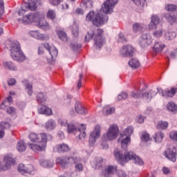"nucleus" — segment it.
I'll return each mask as SVG.
<instances>
[{
	"label": "nucleus",
	"instance_id": "nucleus-1",
	"mask_svg": "<svg viewBox=\"0 0 177 177\" xmlns=\"http://www.w3.org/2000/svg\"><path fill=\"white\" fill-rule=\"evenodd\" d=\"M124 150V151L121 152L118 149H115L113 153L115 158H116L121 165H124V162H128V161H131V160H133L135 164H137V165H143V164H145L143 160L136 156L133 152L127 151L125 149Z\"/></svg>",
	"mask_w": 177,
	"mask_h": 177
},
{
	"label": "nucleus",
	"instance_id": "nucleus-2",
	"mask_svg": "<svg viewBox=\"0 0 177 177\" xmlns=\"http://www.w3.org/2000/svg\"><path fill=\"white\" fill-rule=\"evenodd\" d=\"M18 21L25 25L36 22L39 28L45 30V15L41 14V12H35L25 15L22 19H18Z\"/></svg>",
	"mask_w": 177,
	"mask_h": 177
},
{
	"label": "nucleus",
	"instance_id": "nucleus-3",
	"mask_svg": "<svg viewBox=\"0 0 177 177\" xmlns=\"http://www.w3.org/2000/svg\"><path fill=\"white\" fill-rule=\"evenodd\" d=\"M30 142H34L36 144L28 143V146L35 153H39L45 149V133H41L37 134L35 133H30L29 135Z\"/></svg>",
	"mask_w": 177,
	"mask_h": 177
},
{
	"label": "nucleus",
	"instance_id": "nucleus-4",
	"mask_svg": "<svg viewBox=\"0 0 177 177\" xmlns=\"http://www.w3.org/2000/svg\"><path fill=\"white\" fill-rule=\"evenodd\" d=\"M104 31L100 28H91V32H87L85 36L86 42H89L90 39L94 37V44L97 48H102L106 44V38L103 36Z\"/></svg>",
	"mask_w": 177,
	"mask_h": 177
},
{
	"label": "nucleus",
	"instance_id": "nucleus-5",
	"mask_svg": "<svg viewBox=\"0 0 177 177\" xmlns=\"http://www.w3.org/2000/svg\"><path fill=\"white\" fill-rule=\"evenodd\" d=\"M160 92V89L157 88H152L149 91L144 92L142 90L140 91H131L130 93L131 97L133 99H145L148 102H150L153 97H154L158 93Z\"/></svg>",
	"mask_w": 177,
	"mask_h": 177
},
{
	"label": "nucleus",
	"instance_id": "nucleus-6",
	"mask_svg": "<svg viewBox=\"0 0 177 177\" xmlns=\"http://www.w3.org/2000/svg\"><path fill=\"white\" fill-rule=\"evenodd\" d=\"M109 17L101 13H95V11H90L86 16V21L91 22L94 26L99 27L103 26L104 23H107Z\"/></svg>",
	"mask_w": 177,
	"mask_h": 177
},
{
	"label": "nucleus",
	"instance_id": "nucleus-7",
	"mask_svg": "<svg viewBox=\"0 0 177 177\" xmlns=\"http://www.w3.org/2000/svg\"><path fill=\"white\" fill-rule=\"evenodd\" d=\"M11 57L13 60L21 63L26 60V55L21 51V47H20V43L17 41H14L10 46Z\"/></svg>",
	"mask_w": 177,
	"mask_h": 177
},
{
	"label": "nucleus",
	"instance_id": "nucleus-8",
	"mask_svg": "<svg viewBox=\"0 0 177 177\" xmlns=\"http://www.w3.org/2000/svg\"><path fill=\"white\" fill-rule=\"evenodd\" d=\"M120 131L117 124H113L110 126L106 133L104 134L102 137V142H107V140H114L117 139Z\"/></svg>",
	"mask_w": 177,
	"mask_h": 177
},
{
	"label": "nucleus",
	"instance_id": "nucleus-9",
	"mask_svg": "<svg viewBox=\"0 0 177 177\" xmlns=\"http://www.w3.org/2000/svg\"><path fill=\"white\" fill-rule=\"evenodd\" d=\"M38 0H30L28 3H22L21 9L18 12L19 16H23L26 12L31 10L32 12H35L37 10L38 6L37 3Z\"/></svg>",
	"mask_w": 177,
	"mask_h": 177
},
{
	"label": "nucleus",
	"instance_id": "nucleus-10",
	"mask_svg": "<svg viewBox=\"0 0 177 177\" xmlns=\"http://www.w3.org/2000/svg\"><path fill=\"white\" fill-rule=\"evenodd\" d=\"M67 127L69 133H77L79 135V139H85L86 138V132H85L86 131V126L85 124H81L78 129L73 124H68Z\"/></svg>",
	"mask_w": 177,
	"mask_h": 177
},
{
	"label": "nucleus",
	"instance_id": "nucleus-11",
	"mask_svg": "<svg viewBox=\"0 0 177 177\" xmlns=\"http://www.w3.org/2000/svg\"><path fill=\"white\" fill-rule=\"evenodd\" d=\"M46 49L47 50L46 59L49 64H55V60L57 57V54L59 53L57 49L55 46L50 45L49 44H46Z\"/></svg>",
	"mask_w": 177,
	"mask_h": 177
},
{
	"label": "nucleus",
	"instance_id": "nucleus-12",
	"mask_svg": "<svg viewBox=\"0 0 177 177\" xmlns=\"http://www.w3.org/2000/svg\"><path fill=\"white\" fill-rule=\"evenodd\" d=\"M133 133V127L129 126L125 130L121 133L120 136H126L124 138H122L121 141L122 149L126 150L128 147L129 143H131V135Z\"/></svg>",
	"mask_w": 177,
	"mask_h": 177
},
{
	"label": "nucleus",
	"instance_id": "nucleus-13",
	"mask_svg": "<svg viewBox=\"0 0 177 177\" xmlns=\"http://www.w3.org/2000/svg\"><path fill=\"white\" fill-rule=\"evenodd\" d=\"M3 162L5 165H2V163L0 162V171H8L12 165H15V164H16V160L13 159L12 155L7 154L3 158Z\"/></svg>",
	"mask_w": 177,
	"mask_h": 177
},
{
	"label": "nucleus",
	"instance_id": "nucleus-14",
	"mask_svg": "<svg viewBox=\"0 0 177 177\" xmlns=\"http://www.w3.org/2000/svg\"><path fill=\"white\" fill-rule=\"evenodd\" d=\"M118 3V0H106L102 7V11L105 15H109L113 12L115 5Z\"/></svg>",
	"mask_w": 177,
	"mask_h": 177
},
{
	"label": "nucleus",
	"instance_id": "nucleus-15",
	"mask_svg": "<svg viewBox=\"0 0 177 177\" xmlns=\"http://www.w3.org/2000/svg\"><path fill=\"white\" fill-rule=\"evenodd\" d=\"M120 53L122 57H132L135 53V48L131 45H124L121 48Z\"/></svg>",
	"mask_w": 177,
	"mask_h": 177
},
{
	"label": "nucleus",
	"instance_id": "nucleus-16",
	"mask_svg": "<svg viewBox=\"0 0 177 177\" xmlns=\"http://www.w3.org/2000/svg\"><path fill=\"white\" fill-rule=\"evenodd\" d=\"M100 137V126L97 125L93 132L90 133L89 136V145L93 146L97 140V138Z\"/></svg>",
	"mask_w": 177,
	"mask_h": 177
},
{
	"label": "nucleus",
	"instance_id": "nucleus-17",
	"mask_svg": "<svg viewBox=\"0 0 177 177\" xmlns=\"http://www.w3.org/2000/svg\"><path fill=\"white\" fill-rule=\"evenodd\" d=\"M151 44V39L150 38V35L147 33H142L139 39V45L142 48H147L149 45Z\"/></svg>",
	"mask_w": 177,
	"mask_h": 177
},
{
	"label": "nucleus",
	"instance_id": "nucleus-18",
	"mask_svg": "<svg viewBox=\"0 0 177 177\" xmlns=\"http://www.w3.org/2000/svg\"><path fill=\"white\" fill-rule=\"evenodd\" d=\"M164 156H165L166 158L170 160V161L175 162V161H176V148L173 147L167 149L164 152Z\"/></svg>",
	"mask_w": 177,
	"mask_h": 177
},
{
	"label": "nucleus",
	"instance_id": "nucleus-19",
	"mask_svg": "<svg viewBox=\"0 0 177 177\" xmlns=\"http://www.w3.org/2000/svg\"><path fill=\"white\" fill-rule=\"evenodd\" d=\"M117 173V166L115 165H108L105 167L103 171L104 177H111L114 174Z\"/></svg>",
	"mask_w": 177,
	"mask_h": 177
},
{
	"label": "nucleus",
	"instance_id": "nucleus-20",
	"mask_svg": "<svg viewBox=\"0 0 177 177\" xmlns=\"http://www.w3.org/2000/svg\"><path fill=\"white\" fill-rule=\"evenodd\" d=\"M158 24H160V18L158 16L152 15L151 18V22L149 24V30H156Z\"/></svg>",
	"mask_w": 177,
	"mask_h": 177
},
{
	"label": "nucleus",
	"instance_id": "nucleus-21",
	"mask_svg": "<svg viewBox=\"0 0 177 177\" xmlns=\"http://www.w3.org/2000/svg\"><path fill=\"white\" fill-rule=\"evenodd\" d=\"M19 172H25L27 174H31L34 171V167L32 165L25 166L24 164H19L18 166Z\"/></svg>",
	"mask_w": 177,
	"mask_h": 177
},
{
	"label": "nucleus",
	"instance_id": "nucleus-22",
	"mask_svg": "<svg viewBox=\"0 0 177 177\" xmlns=\"http://www.w3.org/2000/svg\"><path fill=\"white\" fill-rule=\"evenodd\" d=\"M163 97H174V95L177 92L176 88H171L170 90H160Z\"/></svg>",
	"mask_w": 177,
	"mask_h": 177
},
{
	"label": "nucleus",
	"instance_id": "nucleus-23",
	"mask_svg": "<svg viewBox=\"0 0 177 177\" xmlns=\"http://www.w3.org/2000/svg\"><path fill=\"white\" fill-rule=\"evenodd\" d=\"M54 151H57L58 153H66L70 151V147L66 144L57 145L54 148Z\"/></svg>",
	"mask_w": 177,
	"mask_h": 177
},
{
	"label": "nucleus",
	"instance_id": "nucleus-24",
	"mask_svg": "<svg viewBox=\"0 0 177 177\" xmlns=\"http://www.w3.org/2000/svg\"><path fill=\"white\" fill-rule=\"evenodd\" d=\"M10 128V123L1 122L0 123V139H2L5 136V131L3 129H9Z\"/></svg>",
	"mask_w": 177,
	"mask_h": 177
},
{
	"label": "nucleus",
	"instance_id": "nucleus-25",
	"mask_svg": "<svg viewBox=\"0 0 177 177\" xmlns=\"http://www.w3.org/2000/svg\"><path fill=\"white\" fill-rule=\"evenodd\" d=\"M75 110L77 114H86L87 111L82 106V104L79 101L76 102L75 105Z\"/></svg>",
	"mask_w": 177,
	"mask_h": 177
},
{
	"label": "nucleus",
	"instance_id": "nucleus-26",
	"mask_svg": "<svg viewBox=\"0 0 177 177\" xmlns=\"http://www.w3.org/2000/svg\"><path fill=\"white\" fill-rule=\"evenodd\" d=\"M12 102H13V98H12V96H9L6 99H5L2 104L0 105V109L2 110H5L8 106H10V104H12Z\"/></svg>",
	"mask_w": 177,
	"mask_h": 177
},
{
	"label": "nucleus",
	"instance_id": "nucleus-27",
	"mask_svg": "<svg viewBox=\"0 0 177 177\" xmlns=\"http://www.w3.org/2000/svg\"><path fill=\"white\" fill-rule=\"evenodd\" d=\"M30 35L31 37H33V38H35L36 39H40V41H44V39H45V35L41 34L38 31H30Z\"/></svg>",
	"mask_w": 177,
	"mask_h": 177
},
{
	"label": "nucleus",
	"instance_id": "nucleus-28",
	"mask_svg": "<svg viewBox=\"0 0 177 177\" xmlns=\"http://www.w3.org/2000/svg\"><path fill=\"white\" fill-rule=\"evenodd\" d=\"M165 17L167 21H168V23H169L170 24H174V23H176L177 21L176 16H175L172 14L166 13L165 15Z\"/></svg>",
	"mask_w": 177,
	"mask_h": 177
},
{
	"label": "nucleus",
	"instance_id": "nucleus-29",
	"mask_svg": "<svg viewBox=\"0 0 177 177\" xmlns=\"http://www.w3.org/2000/svg\"><path fill=\"white\" fill-rule=\"evenodd\" d=\"M23 84L26 86V89L29 96H32V84H30L28 80H24Z\"/></svg>",
	"mask_w": 177,
	"mask_h": 177
},
{
	"label": "nucleus",
	"instance_id": "nucleus-30",
	"mask_svg": "<svg viewBox=\"0 0 177 177\" xmlns=\"http://www.w3.org/2000/svg\"><path fill=\"white\" fill-rule=\"evenodd\" d=\"M3 67H5V68H8L11 71H16V70H17V67H16V66H15V64L12 63V62H3Z\"/></svg>",
	"mask_w": 177,
	"mask_h": 177
},
{
	"label": "nucleus",
	"instance_id": "nucleus-31",
	"mask_svg": "<svg viewBox=\"0 0 177 177\" xmlns=\"http://www.w3.org/2000/svg\"><path fill=\"white\" fill-rule=\"evenodd\" d=\"M129 66H130L131 68H138L139 66H140V63L138 59L132 58L129 62Z\"/></svg>",
	"mask_w": 177,
	"mask_h": 177
},
{
	"label": "nucleus",
	"instance_id": "nucleus-32",
	"mask_svg": "<svg viewBox=\"0 0 177 177\" xmlns=\"http://www.w3.org/2000/svg\"><path fill=\"white\" fill-rule=\"evenodd\" d=\"M176 37V32L169 30L165 33V38L167 41H171V39H175Z\"/></svg>",
	"mask_w": 177,
	"mask_h": 177
},
{
	"label": "nucleus",
	"instance_id": "nucleus-33",
	"mask_svg": "<svg viewBox=\"0 0 177 177\" xmlns=\"http://www.w3.org/2000/svg\"><path fill=\"white\" fill-rule=\"evenodd\" d=\"M133 3L136 6H138L141 10H143V8L147 5L146 0H133Z\"/></svg>",
	"mask_w": 177,
	"mask_h": 177
},
{
	"label": "nucleus",
	"instance_id": "nucleus-34",
	"mask_svg": "<svg viewBox=\"0 0 177 177\" xmlns=\"http://www.w3.org/2000/svg\"><path fill=\"white\" fill-rule=\"evenodd\" d=\"M156 143H161L162 142V139H164V133L161 131H158V133H155L153 137Z\"/></svg>",
	"mask_w": 177,
	"mask_h": 177
},
{
	"label": "nucleus",
	"instance_id": "nucleus-35",
	"mask_svg": "<svg viewBox=\"0 0 177 177\" xmlns=\"http://www.w3.org/2000/svg\"><path fill=\"white\" fill-rule=\"evenodd\" d=\"M165 48V45L162 44L161 42H156L153 46L154 52H161Z\"/></svg>",
	"mask_w": 177,
	"mask_h": 177
},
{
	"label": "nucleus",
	"instance_id": "nucleus-36",
	"mask_svg": "<svg viewBox=\"0 0 177 177\" xmlns=\"http://www.w3.org/2000/svg\"><path fill=\"white\" fill-rule=\"evenodd\" d=\"M57 35L59 39L64 41V42L67 41V39H68V38L67 37V33H66V32H64V30H58Z\"/></svg>",
	"mask_w": 177,
	"mask_h": 177
},
{
	"label": "nucleus",
	"instance_id": "nucleus-37",
	"mask_svg": "<svg viewBox=\"0 0 177 177\" xmlns=\"http://www.w3.org/2000/svg\"><path fill=\"white\" fill-rule=\"evenodd\" d=\"M115 111V108H110L109 106H105L102 109V113L104 115H109V114H113Z\"/></svg>",
	"mask_w": 177,
	"mask_h": 177
},
{
	"label": "nucleus",
	"instance_id": "nucleus-38",
	"mask_svg": "<svg viewBox=\"0 0 177 177\" xmlns=\"http://www.w3.org/2000/svg\"><path fill=\"white\" fill-rule=\"evenodd\" d=\"M36 100L39 104H44V102H45V95L44 94V93H38L36 96Z\"/></svg>",
	"mask_w": 177,
	"mask_h": 177
},
{
	"label": "nucleus",
	"instance_id": "nucleus-39",
	"mask_svg": "<svg viewBox=\"0 0 177 177\" xmlns=\"http://www.w3.org/2000/svg\"><path fill=\"white\" fill-rule=\"evenodd\" d=\"M26 149V143H24V141L20 140L17 142V149L18 150V151H25Z\"/></svg>",
	"mask_w": 177,
	"mask_h": 177
},
{
	"label": "nucleus",
	"instance_id": "nucleus-40",
	"mask_svg": "<svg viewBox=\"0 0 177 177\" xmlns=\"http://www.w3.org/2000/svg\"><path fill=\"white\" fill-rule=\"evenodd\" d=\"M56 127V123L55 121L50 120L46 123V128L48 129V131H52V129H55Z\"/></svg>",
	"mask_w": 177,
	"mask_h": 177
},
{
	"label": "nucleus",
	"instance_id": "nucleus-41",
	"mask_svg": "<svg viewBox=\"0 0 177 177\" xmlns=\"http://www.w3.org/2000/svg\"><path fill=\"white\" fill-rule=\"evenodd\" d=\"M82 3L86 9H91L93 6V2H92V0H82Z\"/></svg>",
	"mask_w": 177,
	"mask_h": 177
},
{
	"label": "nucleus",
	"instance_id": "nucleus-42",
	"mask_svg": "<svg viewBox=\"0 0 177 177\" xmlns=\"http://www.w3.org/2000/svg\"><path fill=\"white\" fill-rule=\"evenodd\" d=\"M56 162L62 167H66L68 164L67 158H57L56 159Z\"/></svg>",
	"mask_w": 177,
	"mask_h": 177
},
{
	"label": "nucleus",
	"instance_id": "nucleus-43",
	"mask_svg": "<svg viewBox=\"0 0 177 177\" xmlns=\"http://www.w3.org/2000/svg\"><path fill=\"white\" fill-rule=\"evenodd\" d=\"M143 30V25L139 23H135L133 24V32H138V31H142Z\"/></svg>",
	"mask_w": 177,
	"mask_h": 177
},
{
	"label": "nucleus",
	"instance_id": "nucleus-44",
	"mask_svg": "<svg viewBox=\"0 0 177 177\" xmlns=\"http://www.w3.org/2000/svg\"><path fill=\"white\" fill-rule=\"evenodd\" d=\"M95 168L99 169V168H102V165H103V158H95Z\"/></svg>",
	"mask_w": 177,
	"mask_h": 177
},
{
	"label": "nucleus",
	"instance_id": "nucleus-45",
	"mask_svg": "<svg viewBox=\"0 0 177 177\" xmlns=\"http://www.w3.org/2000/svg\"><path fill=\"white\" fill-rule=\"evenodd\" d=\"M167 107V109L169 110V111H172V112L177 111V105L173 102H169Z\"/></svg>",
	"mask_w": 177,
	"mask_h": 177
},
{
	"label": "nucleus",
	"instance_id": "nucleus-46",
	"mask_svg": "<svg viewBox=\"0 0 177 177\" xmlns=\"http://www.w3.org/2000/svg\"><path fill=\"white\" fill-rule=\"evenodd\" d=\"M158 129H167L168 128V123L167 122H158L157 127Z\"/></svg>",
	"mask_w": 177,
	"mask_h": 177
},
{
	"label": "nucleus",
	"instance_id": "nucleus-47",
	"mask_svg": "<svg viewBox=\"0 0 177 177\" xmlns=\"http://www.w3.org/2000/svg\"><path fill=\"white\" fill-rule=\"evenodd\" d=\"M46 16L48 19H50V20H55L56 19V12H55V10H49Z\"/></svg>",
	"mask_w": 177,
	"mask_h": 177
},
{
	"label": "nucleus",
	"instance_id": "nucleus-48",
	"mask_svg": "<svg viewBox=\"0 0 177 177\" xmlns=\"http://www.w3.org/2000/svg\"><path fill=\"white\" fill-rule=\"evenodd\" d=\"M166 10L168 12H176L177 10V6L173 4H168L165 7Z\"/></svg>",
	"mask_w": 177,
	"mask_h": 177
},
{
	"label": "nucleus",
	"instance_id": "nucleus-49",
	"mask_svg": "<svg viewBox=\"0 0 177 177\" xmlns=\"http://www.w3.org/2000/svg\"><path fill=\"white\" fill-rule=\"evenodd\" d=\"M68 164H77L80 159L74 157L66 158Z\"/></svg>",
	"mask_w": 177,
	"mask_h": 177
},
{
	"label": "nucleus",
	"instance_id": "nucleus-50",
	"mask_svg": "<svg viewBox=\"0 0 177 177\" xmlns=\"http://www.w3.org/2000/svg\"><path fill=\"white\" fill-rule=\"evenodd\" d=\"M127 97H128V93L125 91H123L118 95V100H125Z\"/></svg>",
	"mask_w": 177,
	"mask_h": 177
},
{
	"label": "nucleus",
	"instance_id": "nucleus-51",
	"mask_svg": "<svg viewBox=\"0 0 177 177\" xmlns=\"http://www.w3.org/2000/svg\"><path fill=\"white\" fill-rule=\"evenodd\" d=\"M141 140L142 142H149L150 140V135L147 133H144L141 136Z\"/></svg>",
	"mask_w": 177,
	"mask_h": 177
},
{
	"label": "nucleus",
	"instance_id": "nucleus-52",
	"mask_svg": "<svg viewBox=\"0 0 177 177\" xmlns=\"http://www.w3.org/2000/svg\"><path fill=\"white\" fill-rule=\"evenodd\" d=\"M5 3H3V0H0V19L2 17L3 13H5Z\"/></svg>",
	"mask_w": 177,
	"mask_h": 177
},
{
	"label": "nucleus",
	"instance_id": "nucleus-53",
	"mask_svg": "<svg viewBox=\"0 0 177 177\" xmlns=\"http://www.w3.org/2000/svg\"><path fill=\"white\" fill-rule=\"evenodd\" d=\"M72 33L73 34L74 37H78L80 34V30H78V26L76 25H73L72 27Z\"/></svg>",
	"mask_w": 177,
	"mask_h": 177
},
{
	"label": "nucleus",
	"instance_id": "nucleus-54",
	"mask_svg": "<svg viewBox=\"0 0 177 177\" xmlns=\"http://www.w3.org/2000/svg\"><path fill=\"white\" fill-rule=\"evenodd\" d=\"M6 111L10 115H15L16 114V109L12 106L7 108Z\"/></svg>",
	"mask_w": 177,
	"mask_h": 177
},
{
	"label": "nucleus",
	"instance_id": "nucleus-55",
	"mask_svg": "<svg viewBox=\"0 0 177 177\" xmlns=\"http://www.w3.org/2000/svg\"><path fill=\"white\" fill-rule=\"evenodd\" d=\"M118 37H119V39H118L119 42H122V44H125L127 41V38L125 37V36H124L123 33L120 32Z\"/></svg>",
	"mask_w": 177,
	"mask_h": 177
},
{
	"label": "nucleus",
	"instance_id": "nucleus-56",
	"mask_svg": "<svg viewBox=\"0 0 177 177\" xmlns=\"http://www.w3.org/2000/svg\"><path fill=\"white\" fill-rule=\"evenodd\" d=\"M58 124H59V125L62 127H67V125H68L66 119H59Z\"/></svg>",
	"mask_w": 177,
	"mask_h": 177
},
{
	"label": "nucleus",
	"instance_id": "nucleus-57",
	"mask_svg": "<svg viewBox=\"0 0 177 177\" xmlns=\"http://www.w3.org/2000/svg\"><path fill=\"white\" fill-rule=\"evenodd\" d=\"M45 48V44H41L38 48V55H44V49Z\"/></svg>",
	"mask_w": 177,
	"mask_h": 177
},
{
	"label": "nucleus",
	"instance_id": "nucleus-58",
	"mask_svg": "<svg viewBox=\"0 0 177 177\" xmlns=\"http://www.w3.org/2000/svg\"><path fill=\"white\" fill-rule=\"evenodd\" d=\"M41 106L38 108V113L39 114H45V106L44 104H40Z\"/></svg>",
	"mask_w": 177,
	"mask_h": 177
},
{
	"label": "nucleus",
	"instance_id": "nucleus-59",
	"mask_svg": "<svg viewBox=\"0 0 177 177\" xmlns=\"http://www.w3.org/2000/svg\"><path fill=\"white\" fill-rule=\"evenodd\" d=\"M153 35L155 38H160L162 36V30H156L153 32Z\"/></svg>",
	"mask_w": 177,
	"mask_h": 177
},
{
	"label": "nucleus",
	"instance_id": "nucleus-60",
	"mask_svg": "<svg viewBox=\"0 0 177 177\" xmlns=\"http://www.w3.org/2000/svg\"><path fill=\"white\" fill-rule=\"evenodd\" d=\"M170 138L177 142V131H171L169 133Z\"/></svg>",
	"mask_w": 177,
	"mask_h": 177
},
{
	"label": "nucleus",
	"instance_id": "nucleus-61",
	"mask_svg": "<svg viewBox=\"0 0 177 177\" xmlns=\"http://www.w3.org/2000/svg\"><path fill=\"white\" fill-rule=\"evenodd\" d=\"M54 165L53 160H47L46 162V168H52Z\"/></svg>",
	"mask_w": 177,
	"mask_h": 177
},
{
	"label": "nucleus",
	"instance_id": "nucleus-62",
	"mask_svg": "<svg viewBox=\"0 0 177 177\" xmlns=\"http://www.w3.org/2000/svg\"><path fill=\"white\" fill-rule=\"evenodd\" d=\"M136 121L138 124H143V122H145V117L142 116V115H139L137 116Z\"/></svg>",
	"mask_w": 177,
	"mask_h": 177
},
{
	"label": "nucleus",
	"instance_id": "nucleus-63",
	"mask_svg": "<svg viewBox=\"0 0 177 177\" xmlns=\"http://www.w3.org/2000/svg\"><path fill=\"white\" fill-rule=\"evenodd\" d=\"M45 114L46 115H52L53 112H52V109L46 106L45 107Z\"/></svg>",
	"mask_w": 177,
	"mask_h": 177
},
{
	"label": "nucleus",
	"instance_id": "nucleus-64",
	"mask_svg": "<svg viewBox=\"0 0 177 177\" xmlns=\"http://www.w3.org/2000/svg\"><path fill=\"white\" fill-rule=\"evenodd\" d=\"M118 177H129L127 176V174H125V171L122 170H119L118 171Z\"/></svg>",
	"mask_w": 177,
	"mask_h": 177
}]
</instances>
